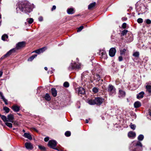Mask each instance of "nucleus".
<instances>
[{"label":"nucleus","mask_w":151,"mask_h":151,"mask_svg":"<svg viewBox=\"0 0 151 151\" xmlns=\"http://www.w3.org/2000/svg\"><path fill=\"white\" fill-rule=\"evenodd\" d=\"M128 136L129 137L134 138L136 136V133L134 132L131 131L128 133Z\"/></svg>","instance_id":"obj_8"},{"label":"nucleus","mask_w":151,"mask_h":151,"mask_svg":"<svg viewBox=\"0 0 151 151\" xmlns=\"http://www.w3.org/2000/svg\"><path fill=\"white\" fill-rule=\"evenodd\" d=\"M95 101L96 103V104L97 105H100L102 104L103 102L102 99L100 98L95 99Z\"/></svg>","instance_id":"obj_6"},{"label":"nucleus","mask_w":151,"mask_h":151,"mask_svg":"<svg viewBox=\"0 0 151 151\" xmlns=\"http://www.w3.org/2000/svg\"><path fill=\"white\" fill-rule=\"evenodd\" d=\"M67 12L68 14H72L74 13V11L73 8H70L67 9Z\"/></svg>","instance_id":"obj_12"},{"label":"nucleus","mask_w":151,"mask_h":151,"mask_svg":"<svg viewBox=\"0 0 151 151\" xmlns=\"http://www.w3.org/2000/svg\"><path fill=\"white\" fill-rule=\"evenodd\" d=\"M22 131L24 132H25V130L24 129H23Z\"/></svg>","instance_id":"obj_55"},{"label":"nucleus","mask_w":151,"mask_h":151,"mask_svg":"<svg viewBox=\"0 0 151 151\" xmlns=\"http://www.w3.org/2000/svg\"><path fill=\"white\" fill-rule=\"evenodd\" d=\"M5 124L7 126L9 127L12 128V124L10 123H9L7 122H5Z\"/></svg>","instance_id":"obj_23"},{"label":"nucleus","mask_w":151,"mask_h":151,"mask_svg":"<svg viewBox=\"0 0 151 151\" xmlns=\"http://www.w3.org/2000/svg\"><path fill=\"white\" fill-rule=\"evenodd\" d=\"M137 21L138 23H141L143 22V19L142 18H139L137 19Z\"/></svg>","instance_id":"obj_40"},{"label":"nucleus","mask_w":151,"mask_h":151,"mask_svg":"<svg viewBox=\"0 0 151 151\" xmlns=\"http://www.w3.org/2000/svg\"><path fill=\"white\" fill-rule=\"evenodd\" d=\"M136 145L138 146H139L141 147H142V143L139 142H137V143L136 144Z\"/></svg>","instance_id":"obj_41"},{"label":"nucleus","mask_w":151,"mask_h":151,"mask_svg":"<svg viewBox=\"0 0 151 151\" xmlns=\"http://www.w3.org/2000/svg\"><path fill=\"white\" fill-rule=\"evenodd\" d=\"M56 7L55 6H53L52 7V11L54 10H55L56 9Z\"/></svg>","instance_id":"obj_48"},{"label":"nucleus","mask_w":151,"mask_h":151,"mask_svg":"<svg viewBox=\"0 0 151 151\" xmlns=\"http://www.w3.org/2000/svg\"><path fill=\"white\" fill-rule=\"evenodd\" d=\"M0 116L1 117V119L4 122H7V118L6 116L4 115H2L0 114Z\"/></svg>","instance_id":"obj_19"},{"label":"nucleus","mask_w":151,"mask_h":151,"mask_svg":"<svg viewBox=\"0 0 151 151\" xmlns=\"http://www.w3.org/2000/svg\"><path fill=\"white\" fill-rule=\"evenodd\" d=\"M64 86L65 87H68L69 86V84L68 82H65L64 83Z\"/></svg>","instance_id":"obj_36"},{"label":"nucleus","mask_w":151,"mask_h":151,"mask_svg":"<svg viewBox=\"0 0 151 151\" xmlns=\"http://www.w3.org/2000/svg\"><path fill=\"white\" fill-rule=\"evenodd\" d=\"M49 139V138L48 137H45V138H44V141H45V142H47Z\"/></svg>","instance_id":"obj_45"},{"label":"nucleus","mask_w":151,"mask_h":151,"mask_svg":"<svg viewBox=\"0 0 151 151\" xmlns=\"http://www.w3.org/2000/svg\"><path fill=\"white\" fill-rule=\"evenodd\" d=\"M0 96L1 97V98L5 102V104H7V100L5 99L2 93L1 92H0Z\"/></svg>","instance_id":"obj_15"},{"label":"nucleus","mask_w":151,"mask_h":151,"mask_svg":"<svg viewBox=\"0 0 151 151\" xmlns=\"http://www.w3.org/2000/svg\"><path fill=\"white\" fill-rule=\"evenodd\" d=\"M16 51V48H13L9 51L5 55L4 57H7L10 55L12 53Z\"/></svg>","instance_id":"obj_4"},{"label":"nucleus","mask_w":151,"mask_h":151,"mask_svg":"<svg viewBox=\"0 0 151 151\" xmlns=\"http://www.w3.org/2000/svg\"><path fill=\"white\" fill-rule=\"evenodd\" d=\"M126 51V50L124 49L123 50H120V53L121 55H123L125 53V52Z\"/></svg>","instance_id":"obj_35"},{"label":"nucleus","mask_w":151,"mask_h":151,"mask_svg":"<svg viewBox=\"0 0 151 151\" xmlns=\"http://www.w3.org/2000/svg\"><path fill=\"white\" fill-rule=\"evenodd\" d=\"M130 127L133 130H134L135 129L136 126L134 124H131L130 125Z\"/></svg>","instance_id":"obj_31"},{"label":"nucleus","mask_w":151,"mask_h":151,"mask_svg":"<svg viewBox=\"0 0 151 151\" xmlns=\"http://www.w3.org/2000/svg\"><path fill=\"white\" fill-rule=\"evenodd\" d=\"M2 74V72L1 71H0V77L1 76Z\"/></svg>","instance_id":"obj_51"},{"label":"nucleus","mask_w":151,"mask_h":151,"mask_svg":"<svg viewBox=\"0 0 151 151\" xmlns=\"http://www.w3.org/2000/svg\"><path fill=\"white\" fill-rule=\"evenodd\" d=\"M150 116H151V113L150 114Z\"/></svg>","instance_id":"obj_57"},{"label":"nucleus","mask_w":151,"mask_h":151,"mask_svg":"<svg viewBox=\"0 0 151 151\" xmlns=\"http://www.w3.org/2000/svg\"><path fill=\"white\" fill-rule=\"evenodd\" d=\"M32 130H34L35 131H36V132H38V130L35 128H34V127L32 128Z\"/></svg>","instance_id":"obj_47"},{"label":"nucleus","mask_w":151,"mask_h":151,"mask_svg":"<svg viewBox=\"0 0 151 151\" xmlns=\"http://www.w3.org/2000/svg\"><path fill=\"white\" fill-rule=\"evenodd\" d=\"M119 61H121L122 60V57L121 56H120L119 57Z\"/></svg>","instance_id":"obj_49"},{"label":"nucleus","mask_w":151,"mask_h":151,"mask_svg":"<svg viewBox=\"0 0 151 151\" xmlns=\"http://www.w3.org/2000/svg\"><path fill=\"white\" fill-rule=\"evenodd\" d=\"M133 55L135 57H138L139 55V52H135L133 54Z\"/></svg>","instance_id":"obj_26"},{"label":"nucleus","mask_w":151,"mask_h":151,"mask_svg":"<svg viewBox=\"0 0 151 151\" xmlns=\"http://www.w3.org/2000/svg\"><path fill=\"white\" fill-rule=\"evenodd\" d=\"M56 144L57 143L55 140H50L49 142L48 145L50 147L55 149V147H56Z\"/></svg>","instance_id":"obj_1"},{"label":"nucleus","mask_w":151,"mask_h":151,"mask_svg":"<svg viewBox=\"0 0 151 151\" xmlns=\"http://www.w3.org/2000/svg\"><path fill=\"white\" fill-rule=\"evenodd\" d=\"M52 93L54 96H56L57 95V91L55 89L52 88L51 89Z\"/></svg>","instance_id":"obj_17"},{"label":"nucleus","mask_w":151,"mask_h":151,"mask_svg":"<svg viewBox=\"0 0 151 151\" xmlns=\"http://www.w3.org/2000/svg\"><path fill=\"white\" fill-rule=\"evenodd\" d=\"M144 138V136L143 135L140 134V135L138 137V139L139 140L142 141Z\"/></svg>","instance_id":"obj_25"},{"label":"nucleus","mask_w":151,"mask_h":151,"mask_svg":"<svg viewBox=\"0 0 151 151\" xmlns=\"http://www.w3.org/2000/svg\"><path fill=\"white\" fill-rule=\"evenodd\" d=\"M45 70H47V67H45Z\"/></svg>","instance_id":"obj_53"},{"label":"nucleus","mask_w":151,"mask_h":151,"mask_svg":"<svg viewBox=\"0 0 151 151\" xmlns=\"http://www.w3.org/2000/svg\"><path fill=\"white\" fill-rule=\"evenodd\" d=\"M46 49V47H44L43 48H42L41 49H39L38 50H36L35 51V52L37 53L40 54L41 53L43 52Z\"/></svg>","instance_id":"obj_9"},{"label":"nucleus","mask_w":151,"mask_h":151,"mask_svg":"<svg viewBox=\"0 0 151 151\" xmlns=\"http://www.w3.org/2000/svg\"><path fill=\"white\" fill-rule=\"evenodd\" d=\"M26 148L29 150H31L33 148V147L31 143L29 142H26L25 144Z\"/></svg>","instance_id":"obj_7"},{"label":"nucleus","mask_w":151,"mask_h":151,"mask_svg":"<svg viewBox=\"0 0 151 151\" xmlns=\"http://www.w3.org/2000/svg\"><path fill=\"white\" fill-rule=\"evenodd\" d=\"M127 32L128 31L127 30H124L122 32V34L123 35H124L127 34Z\"/></svg>","instance_id":"obj_34"},{"label":"nucleus","mask_w":151,"mask_h":151,"mask_svg":"<svg viewBox=\"0 0 151 151\" xmlns=\"http://www.w3.org/2000/svg\"><path fill=\"white\" fill-rule=\"evenodd\" d=\"M39 148L41 150L44 151L45 150V148L44 147L41 145L38 146Z\"/></svg>","instance_id":"obj_29"},{"label":"nucleus","mask_w":151,"mask_h":151,"mask_svg":"<svg viewBox=\"0 0 151 151\" xmlns=\"http://www.w3.org/2000/svg\"><path fill=\"white\" fill-rule=\"evenodd\" d=\"M144 94V92H141L139 93L138 95L137 96V98L138 99L142 98L143 97V95Z\"/></svg>","instance_id":"obj_16"},{"label":"nucleus","mask_w":151,"mask_h":151,"mask_svg":"<svg viewBox=\"0 0 151 151\" xmlns=\"http://www.w3.org/2000/svg\"><path fill=\"white\" fill-rule=\"evenodd\" d=\"M1 38L2 40L5 41L6 40L5 38H8V36L6 35H4L2 36Z\"/></svg>","instance_id":"obj_27"},{"label":"nucleus","mask_w":151,"mask_h":151,"mask_svg":"<svg viewBox=\"0 0 151 151\" xmlns=\"http://www.w3.org/2000/svg\"><path fill=\"white\" fill-rule=\"evenodd\" d=\"M12 108L15 111H18L19 110V107L16 105L13 106Z\"/></svg>","instance_id":"obj_11"},{"label":"nucleus","mask_w":151,"mask_h":151,"mask_svg":"<svg viewBox=\"0 0 151 151\" xmlns=\"http://www.w3.org/2000/svg\"><path fill=\"white\" fill-rule=\"evenodd\" d=\"M113 88V87L112 85H109L108 90L110 91H111Z\"/></svg>","instance_id":"obj_37"},{"label":"nucleus","mask_w":151,"mask_h":151,"mask_svg":"<svg viewBox=\"0 0 151 151\" xmlns=\"http://www.w3.org/2000/svg\"><path fill=\"white\" fill-rule=\"evenodd\" d=\"M102 55H105L106 54V52L105 51H104L101 53Z\"/></svg>","instance_id":"obj_50"},{"label":"nucleus","mask_w":151,"mask_h":151,"mask_svg":"<svg viewBox=\"0 0 151 151\" xmlns=\"http://www.w3.org/2000/svg\"><path fill=\"white\" fill-rule=\"evenodd\" d=\"M116 52V50L114 48H111L109 51V55L111 57H113L115 55Z\"/></svg>","instance_id":"obj_5"},{"label":"nucleus","mask_w":151,"mask_h":151,"mask_svg":"<svg viewBox=\"0 0 151 151\" xmlns=\"http://www.w3.org/2000/svg\"><path fill=\"white\" fill-rule=\"evenodd\" d=\"M86 123H88V120L86 119Z\"/></svg>","instance_id":"obj_52"},{"label":"nucleus","mask_w":151,"mask_h":151,"mask_svg":"<svg viewBox=\"0 0 151 151\" xmlns=\"http://www.w3.org/2000/svg\"><path fill=\"white\" fill-rule=\"evenodd\" d=\"M29 6H27L26 7V8H28L29 7Z\"/></svg>","instance_id":"obj_54"},{"label":"nucleus","mask_w":151,"mask_h":151,"mask_svg":"<svg viewBox=\"0 0 151 151\" xmlns=\"http://www.w3.org/2000/svg\"><path fill=\"white\" fill-rule=\"evenodd\" d=\"M146 22L147 24H150L151 23V21L149 19H147L146 20Z\"/></svg>","instance_id":"obj_43"},{"label":"nucleus","mask_w":151,"mask_h":151,"mask_svg":"<svg viewBox=\"0 0 151 151\" xmlns=\"http://www.w3.org/2000/svg\"><path fill=\"white\" fill-rule=\"evenodd\" d=\"M37 56V55H34L30 57L28 59V60L32 61L35 57Z\"/></svg>","instance_id":"obj_24"},{"label":"nucleus","mask_w":151,"mask_h":151,"mask_svg":"<svg viewBox=\"0 0 151 151\" xmlns=\"http://www.w3.org/2000/svg\"><path fill=\"white\" fill-rule=\"evenodd\" d=\"M123 28H125L126 27V23H124L122 26Z\"/></svg>","instance_id":"obj_44"},{"label":"nucleus","mask_w":151,"mask_h":151,"mask_svg":"<svg viewBox=\"0 0 151 151\" xmlns=\"http://www.w3.org/2000/svg\"><path fill=\"white\" fill-rule=\"evenodd\" d=\"M88 103L90 104L91 105H94V104H96V103H96L95 101V100H91L88 101Z\"/></svg>","instance_id":"obj_22"},{"label":"nucleus","mask_w":151,"mask_h":151,"mask_svg":"<svg viewBox=\"0 0 151 151\" xmlns=\"http://www.w3.org/2000/svg\"><path fill=\"white\" fill-rule=\"evenodd\" d=\"M39 20L40 21H42L43 20V18L42 17H40L39 18Z\"/></svg>","instance_id":"obj_46"},{"label":"nucleus","mask_w":151,"mask_h":151,"mask_svg":"<svg viewBox=\"0 0 151 151\" xmlns=\"http://www.w3.org/2000/svg\"><path fill=\"white\" fill-rule=\"evenodd\" d=\"M95 78L96 79L97 81H98L100 80V76L98 74H96L95 76Z\"/></svg>","instance_id":"obj_33"},{"label":"nucleus","mask_w":151,"mask_h":151,"mask_svg":"<svg viewBox=\"0 0 151 151\" xmlns=\"http://www.w3.org/2000/svg\"><path fill=\"white\" fill-rule=\"evenodd\" d=\"M78 93L81 94H83L85 93V90L83 88H80L78 90Z\"/></svg>","instance_id":"obj_14"},{"label":"nucleus","mask_w":151,"mask_h":151,"mask_svg":"<svg viewBox=\"0 0 151 151\" xmlns=\"http://www.w3.org/2000/svg\"><path fill=\"white\" fill-rule=\"evenodd\" d=\"M45 98L47 101H50L51 99L50 96L47 93L46 94L45 96Z\"/></svg>","instance_id":"obj_21"},{"label":"nucleus","mask_w":151,"mask_h":151,"mask_svg":"<svg viewBox=\"0 0 151 151\" xmlns=\"http://www.w3.org/2000/svg\"><path fill=\"white\" fill-rule=\"evenodd\" d=\"M141 105V103L138 101L135 102L134 104V107L137 108L140 107Z\"/></svg>","instance_id":"obj_13"},{"label":"nucleus","mask_w":151,"mask_h":151,"mask_svg":"<svg viewBox=\"0 0 151 151\" xmlns=\"http://www.w3.org/2000/svg\"><path fill=\"white\" fill-rule=\"evenodd\" d=\"M25 45V43L24 42H19L16 45V49H19L24 47Z\"/></svg>","instance_id":"obj_2"},{"label":"nucleus","mask_w":151,"mask_h":151,"mask_svg":"<svg viewBox=\"0 0 151 151\" xmlns=\"http://www.w3.org/2000/svg\"><path fill=\"white\" fill-rule=\"evenodd\" d=\"M146 88L147 89V91L148 93H151V86L150 85H147L146 86Z\"/></svg>","instance_id":"obj_18"},{"label":"nucleus","mask_w":151,"mask_h":151,"mask_svg":"<svg viewBox=\"0 0 151 151\" xmlns=\"http://www.w3.org/2000/svg\"><path fill=\"white\" fill-rule=\"evenodd\" d=\"M71 134V133L70 131H67L65 133V135L67 137L69 136H70Z\"/></svg>","instance_id":"obj_30"},{"label":"nucleus","mask_w":151,"mask_h":151,"mask_svg":"<svg viewBox=\"0 0 151 151\" xmlns=\"http://www.w3.org/2000/svg\"><path fill=\"white\" fill-rule=\"evenodd\" d=\"M96 3L95 2L92 3L90 4L88 6V8L89 9H91L94 7Z\"/></svg>","instance_id":"obj_20"},{"label":"nucleus","mask_w":151,"mask_h":151,"mask_svg":"<svg viewBox=\"0 0 151 151\" xmlns=\"http://www.w3.org/2000/svg\"><path fill=\"white\" fill-rule=\"evenodd\" d=\"M83 28V26H81L78 29L77 32H79L81 31Z\"/></svg>","instance_id":"obj_39"},{"label":"nucleus","mask_w":151,"mask_h":151,"mask_svg":"<svg viewBox=\"0 0 151 151\" xmlns=\"http://www.w3.org/2000/svg\"><path fill=\"white\" fill-rule=\"evenodd\" d=\"M31 9H30L29 11V12H30L31 11Z\"/></svg>","instance_id":"obj_56"},{"label":"nucleus","mask_w":151,"mask_h":151,"mask_svg":"<svg viewBox=\"0 0 151 151\" xmlns=\"http://www.w3.org/2000/svg\"><path fill=\"white\" fill-rule=\"evenodd\" d=\"M4 109L6 111V113H8L9 111V109L6 107H4Z\"/></svg>","instance_id":"obj_32"},{"label":"nucleus","mask_w":151,"mask_h":151,"mask_svg":"<svg viewBox=\"0 0 151 151\" xmlns=\"http://www.w3.org/2000/svg\"><path fill=\"white\" fill-rule=\"evenodd\" d=\"M93 91L94 93H96L98 92V89L97 88H94L93 89Z\"/></svg>","instance_id":"obj_38"},{"label":"nucleus","mask_w":151,"mask_h":151,"mask_svg":"<svg viewBox=\"0 0 151 151\" xmlns=\"http://www.w3.org/2000/svg\"><path fill=\"white\" fill-rule=\"evenodd\" d=\"M0 151H1V150H0Z\"/></svg>","instance_id":"obj_58"},{"label":"nucleus","mask_w":151,"mask_h":151,"mask_svg":"<svg viewBox=\"0 0 151 151\" xmlns=\"http://www.w3.org/2000/svg\"><path fill=\"white\" fill-rule=\"evenodd\" d=\"M24 136L30 140L32 139V137L30 134L29 133H24Z\"/></svg>","instance_id":"obj_10"},{"label":"nucleus","mask_w":151,"mask_h":151,"mask_svg":"<svg viewBox=\"0 0 151 151\" xmlns=\"http://www.w3.org/2000/svg\"><path fill=\"white\" fill-rule=\"evenodd\" d=\"M33 19L32 18H30L29 19V20L28 21V22L29 24H30L33 22Z\"/></svg>","instance_id":"obj_42"},{"label":"nucleus","mask_w":151,"mask_h":151,"mask_svg":"<svg viewBox=\"0 0 151 151\" xmlns=\"http://www.w3.org/2000/svg\"><path fill=\"white\" fill-rule=\"evenodd\" d=\"M14 117L13 115L12 114H9L8 115L7 117V122H13Z\"/></svg>","instance_id":"obj_3"},{"label":"nucleus","mask_w":151,"mask_h":151,"mask_svg":"<svg viewBox=\"0 0 151 151\" xmlns=\"http://www.w3.org/2000/svg\"><path fill=\"white\" fill-rule=\"evenodd\" d=\"M119 91L121 96H125V93L124 92L121 90H120Z\"/></svg>","instance_id":"obj_28"}]
</instances>
